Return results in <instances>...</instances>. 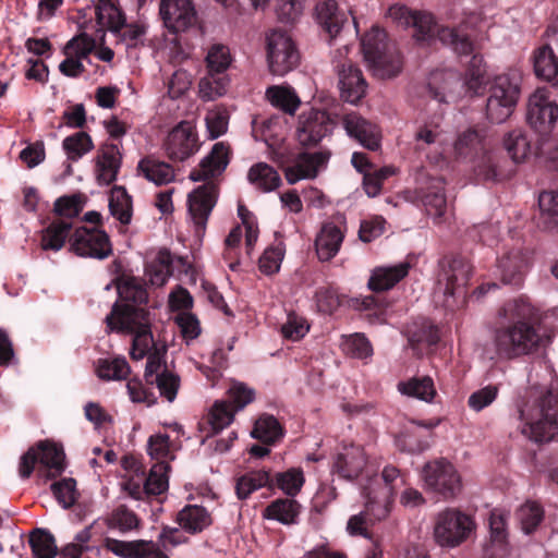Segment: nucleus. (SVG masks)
I'll return each instance as SVG.
<instances>
[{
	"mask_svg": "<svg viewBox=\"0 0 558 558\" xmlns=\"http://www.w3.org/2000/svg\"><path fill=\"white\" fill-rule=\"evenodd\" d=\"M471 276L472 267L468 260L456 257L449 262L437 282V292H441L445 296L444 306H452L451 299L456 295H464Z\"/></svg>",
	"mask_w": 558,
	"mask_h": 558,
	"instance_id": "13",
	"label": "nucleus"
},
{
	"mask_svg": "<svg viewBox=\"0 0 558 558\" xmlns=\"http://www.w3.org/2000/svg\"><path fill=\"white\" fill-rule=\"evenodd\" d=\"M229 84L230 78L228 75L207 72V74L199 80L198 96L203 101L216 100L227 94Z\"/></svg>",
	"mask_w": 558,
	"mask_h": 558,
	"instance_id": "39",
	"label": "nucleus"
},
{
	"mask_svg": "<svg viewBox=\"0 0 558 558\" xmlns=\"http://www.w3.org/2000/svg\"><path fill=\"white\" fill-rule=\"evenodd\" d=\"M230 162V147L223 142L216 143L210 153L190 173L194 182L205 181L220 175Z\"/></svg>",
	"mask_w": 558,
	"mask_h": 558,
	"instance_id": "24",
	"label": "nucleus"
},
{
	"mask_svg": "<svg viewBox=\"0 0 558 558\" xmlns=\"http://www.w3.org/2000/svg\"><path fill=\"white\" fill-rule=\"evenodd\" d=\"M538 311L525 295L505 302L497 311L492 344L499 359L513 360L538 350L542 336L535 327Z\"/></svg>",
	"mask_w": 558,
	"mask_h": 558,
	"instance_id": "1",
	"label": "nucleus"
},
{
	"mask_svg": "<svg viewBox=\"0 0 558 558\" xmlns=\"http://www.w3.org/2000/svg\"><path fill=\"white\" fill-rule=\"evenodd\" d=\"M397 388L401 395L416 398L424 402H432L436 396V388L429 376L413 377L400 381Z\"/></svg>",
	"mask_w": 558,
	"mask_h": 558,
	"instance_id": "37",
	"label": "nucleus"
},
{
	"mask_svg": "<svg viewBox=\"0 0 558 558\" xmlns=\"http://www.w3.org/2000/svg\"><path fill=\"white\" fill-rule=\"evenodd\" d=\"M265 95L272 106L290 114H293L301 104L295 90L290 86H270Z\"/></svg>",
	"mask_w": 558,
	"mask_h": 558,
	"instance_id": "41",
	"label": "nucleus"
},
{
	"mask_svg": "<svg viewBox=\"0 0 558 558\" xmlns=\"http://www.w3.org/2000/svg\"><path fill=\"white\" fill-rule=\"evenodd\" d=\"M301 512V505L293 498H278L271 501L264 510L263 518L290 525L296 523Z\"/></svg>",
	"mask_w": 558,
	"mask_h": 558,
	"instance_id": "31",
	"label": "nucleus"
},
{
	"mask_svg": "<svg viewBox=\"0 0 558 558\" xmlns=\"http://www.w3.org/2000/svg\"><path fill=\"white\" fill-rule=\"evenodd\" d=\"M422 476L425 486L445 499L454 498L462 490L459 472L451 462L444 458L426 463Z\"/></svg>",
	"mask_w": 558,
	"mask_h": 558,
	"instance_id": "9",
	"label": "nucleus"
},
{
	"mask_svg": "<svg viewBox=\"0 0 558 558\" xmlns=\"http://www.w3.org/2000/svg\"><path fill=\"white\" fill-rule=\"evenodd\" d=\"M482 149L483 136L475 129H468L462 132L454 143V151L458 157H471Z\"/></svg>",
	"mask_w": 558,
	"mask_h": 558,
	"instance_id": "56",
	"label": "nucleus"
},
{
	"mask_svg": "<svg viewBox=\"0 0 558 558\" xmlns=\"http://www.w3.org/2000/svg\"><path fill=\"white\" fill-rule=\"evenodd\" d=\"M118 44L126 49L144 47L147 43V26L144 23H126L125 21L114 32Z\"/></svg>",
	"mask_w": 558,
	"mask_h": 558,
	"instance_id": "38",
	"label": "nucleus"
},
{
	"mask_svg": "<svg viewBox=\"0 0 558 558\" xmlns=\"http://www.w3.org/2000/svg\"><path fill=\"white\" fill-rule=\"evenodd\" d=\"M95 15L100 29H107L112 35L125 21L123 12L110 0H99L95 8Z\"/></svg>",
	"mask_w": 558,
	"mask_h": 558,
	"instance_id": "40",
	"label": "nucleus"
},
{
	"mask_svg": "<svg viewBox=\"0 0 558 558\" xmlns=\"http://www.w3.org/2000/svg\"><path fill=\"white\" fill-rule=\"evenodd\" d=\"M265 486L272 487L269 472L256 470L241 476L236 482L235 490L240 499H246L252 493Z\"/></svg>",
	"mask_w": 558,
	"mask_h": 558,
	"instance_id": "44",
	"label": "nucleus"
},
{
	"mask_svg": "<svg viewBox=\"0 0 558 558\" xmlns=\"http://www.w3.org/2000/svg\"><path fill=\"white\" fill-rule=\"evenodd\" d=\"M234 410L225 400L216 401L208 413V424L213 433H219L225 427L229 426L234 418Z\"/></svg>",
	"mask_w": 558,
	"mask_h": 558,
	"instance_id": "59",
	"label": "nucleus"
},
{
	"mask_svg": "<svg viewBox=\"0 0 558 558\" xmlns=\"http://www.w3.org/2000/svg\"><path fill=\"white\" fill-rule=\"evenodd\" d=\"M344 226L327 222L322 227L315 240V247L318 258L328 262L333 258L344 239Z\"/></svg>",
	"mask_w": 558,
	"mask_h": 558,
	"instance_id": "26",
	"label": "nucleus"
},
{
	"mask_svg": "<svg viewBox=\"0 0 558 558\" xmlns=\"http://www.w3.org/2000/svg\"><path fill=\"white\" fill-rule=\"evenodd\" d=\"M71 222L62 219H56L50 222L40 235V247L44 251L59 252L65 244L70 242Z\"/></svg>",
	"mask_w": 558,
	"mask_h": 558,
	"instance_id": "33",
	"label": "nucleus"
},
{
	"mask_svg": "<svg viewBox=\"0 0 558 558\" xmlns=\"http://www.w3.org/2000/svg\"><path fill=\"white\" fill-rule=\"evenodd\" d=\"M70 252L80 257L105 259L112 254V245L105 230L78 227L70 236Z\"/></svg>",
	"mask_w": 558,
	"mask_h": 558,
	"instance_id": "10",
	"label": "nucleus"
},
{
	"mask_svg": "<svg viewBox=\"0 0 558 558\" xmlns=\"http://www.w3.org/2000/svg\"><path fill=\"white\" fill-rule=\"evenodd\" d=\"M527 253L517 247L506 252L497 259V271L500 282L514 289H521L530 268Z\"/></svg>",
	"mask_w": 558,
	"mask_h": 558,
	"instance_id": "16",
	"label": "nucleus"
},
{
	"mask_svg": "<svg viewBox=\"0 0 558 558\" xmlns=\"http://www.w3.org/2000/svg\"><path fill=\"white\" fill-rule=\"evenodd\" d=\"M310 324L306 318L295 313L288 314L287 320L281 326V335L284 339L299 341L306 336Z\"/></svg>",
	"mask_w": 558,
	"mask_h": 558,
	"instance_id": "64",
	"label": "nucleus"
},
{
	"mask_svg": "<svg viewBox=\"0 0 558 558\" xmlns=\"http://www.w3.org/2000/svg\"><path fill=\"white\" fill-rule=\"evenodd\" d=\"M122 154L116 143L102 144L95 158V175L99 185H109L117 180Z\"/></svg>",
	"mask_w": 558,
	"mask_h": 558,
	"instance_id": "23",
	"label": "nucleus"
},
{
	"mask_svg": "<svg viewBox=\"0 0 558 558\" xmlns=\"http://www.w3.org/2000/svg\"><path fill=\"white\" fill-rule=\"evenodd\" d=\"M284 252L286 250L282 243L267 247L259 257V270L265 275H274L279 271Z\"/></svg>",
	"mask_w": 558,
	"mask_h": 558,
	"instance_id": "62",
	"label": "nucleus"
},
{
	"mask_svg": "<svg viewBox=\"0 0 558 558\" xmlns=\"http://www.w3.org/2000/svg\"><path fill=\"white\" fill-rule=\"evenodd\" d=\"M110 214L126 226L132 219V198L122 186H116L109 199Z\"/></svg>",
	"mask_w": 558,
	"mask_h": 558,
	"instance_id": "45",
	"label": "nucleus"
},
{
	"mask_svg": "<svg viewBox=\"0 0 558 558\" xmlns=\"http://www.w3.org/2000/svg\"><path fill=\"white\" fill-rule=\"evenodd\" d=\"M38 454L40 469H45L44 475L54 477L64 470V452L62 448L49 441H41L35 448Z\"/></svg>",
	"mask_w": 558,
	"mask_h": 558,
	"instance_id": "32",
	"label": "nucleus"
},
{
	"mask_svg": "<svg viewBox=\"0 0 558 558\" xmlns=\"http://www.w3.org/2000/svg\"><path fill=\"white\" fill-rule=\"evenodd\" d=\"M105 545L109 551L121 558H169L159 544L153 541L106 538Z\"/></svg>",
	"mask_w": 558,
	"mask_h": 558,
	"instance_id": "22",
	"label": "nucleus"
},
{
	"mask_svg": "<svg viewBox=\"0 0 558 558\" xmlns=\"http://www.w3.org/2000/svg\"><path fill=\"white\" fill-rule=\"evenodd\" d=\"M167 157L172 161H185L199 149L195 128L187 121L178 123L163 142Z\"/></svg>",
	"mask_w": 558,
	"mask_h": 558,
	"instance_id": "14",
	"label": "nucleus"
},
{
	"mask_svg": "<svg viewBox=\"0 0 558 558\" xmlns=\"http://www.w3.org/2000/svg\"><path fill=\"white\" fill-rule=\"evenodd\" d=\"M521 75L509 70L497 75L490 87L486 102V116L494 123H502L513 113L521 94Z\"/></svg>",
	"mask_w": 558,
	"mask_h": 558,
	"instance_id": "6",
	"label": "nucleus"
},
{
	"mask_svg": "<svg viewBox=\"0 0 558 558\" xmlns=\"http://www.w3.org/2000/svg\"><path fill=\"white\" fill-rule=\"evenodd\" d=\"M247 180L255 189L264 193L277 190L282 182L278 171L266 162L253 165L247 172Z\"/></svg>",
	"mask_w": 558,
	"mask_h": 558,
	"instance_id": "34",
	"label": "nucleus"
},
{
	"mask_svg": "<svg viewBox=\"0 0 558 558\" xmlns=\"http://www.w3.org/2000/svg\"><path fill=\"white\" fill-rule=\"evenodd\" d=\"M395 497L391 489L386 492H376L369 489L367 492V502L365 511L369 518L371 524L386 520L392 509Z\"/></svg>",
	"mask_w": 558,
	"mask_h": 558,
	"instance_id": "35",
	"label": "nucleus"
},
{
	"mask_svg": "<svg viewBox=\"0 0 558 558\" xmlns=\"http://www.w3.org/2000/svg\"><path fill=\"white\" fill-rule=\"evenodd\" d=\"M105 322L109 331L130 335L150 327L149 312L130 303L116 302Z\"/></svg>",
	"mask_w": 558,
	"mask_h": 558,
	"instance_id": "12",
	"label": "nucleus"
},
{
	"mask_svg": "<svg viewBox=\"0 0 558 558\" xmlns=\"http://www.w3.org/2000/svg\"><path fill=\"white\" fill-rule=\"evenodd\" d=\"M388 16L402 28L413 27L416 41H430L438 38L444 45L450 46L459 56H470L474 51L472 33L480 29L483 16L477 12L464 14L457 27L438 26L428 12L412 11L404 4H393Z\"/></svg>",
	"mask_w": 558,
	"mask_h": 558,
	"instance_id": "2",
	"label": "nucleus"
},
{
	"mask_svg": "<svg viewBox=\"0 0 558 558\" xmlns=\"http://www.w3.org/2000/svg\"><path fill=\"white\" fill-rule=\"evenodd\" d=\"M558 380L548 388L533 386L520 407L521 432L535 442L550 441L558 434Z\"/></svg>",
	"mask_w": 558,
	"mask_h": 558,
	"instance_id": "3",
	"label": "nucleus"
},
{
	"mask_svg": "<svg viewBox=\"0 0 558 558\" xmlns=\"http://www.w3.org/2000/svg\"><path fill=\"white\" fill-rule=\"evenodd\" d=\"M538 206L542 218L547 228L558 225V192L545 191L538 196Z\"/></svg>",
	"mask_w": 558,
	"mask_h": 558,
	"instance_id": "63",
	"label": "nucleus"
},
{
	"mask_svg": "<svg viewBox=\"0 0 558 558\" xmlns=\"http://www.w3.org/2000/svg\"><path fill=\"white\" fill-rule=\"evenodd\" d=\"M159 12L165 26L171 33L184 32L196 21L192 0H161Z\"/></svg>",
	"mask_w": 558,
	"mask_h": 558,
	"instance_id": "18",
	"label": "nucleus"
},
{
	"mask_svg": "<svg viewBox=\"0 0 558 558\" xmlns=\"http://www.w3.org/2000/svg\"><path fill=\"white\" fill-rule=\"evenodd\" d=\"M62 148L69 160L78 161L83 156L93 150L94 143L86 132H76L63 140Z\"/></svg>",
	"mask_w": 558,
	"mask_h": 558,
	"instance_id": "49",
	"label": "nucleus"
},
{
	"mask_svg": "<svg viewBox=\"0 0 558 558\" xmlns=\"http://www.w3.org/2000/svg\"><path fill=\"white\" fill-rule=\"evenodd\" d=\"M305 482L304 473L300 468H291L275 475V485L287 496H296Z\"/></svg>",
	"mask_w": 558,
	"mask_h": 558,
	"instance_id": "53",
	"label": "nucleus"
},
{
	"mask_svg": "<svg viewBox=\"0 0 558 558\" xmlns=\"http://www.w3.org/2000/svg\"><path fill=\"white\" fill-rule=\"evenodd\" d=\"M178 522L184 531L195 534L211 524V517L204 507L187 505L179 512Z\"/></svg>",
	"mask_w": 558,
	"mask_h": 558,
	"instance_id": "36",
	"label": "nucleus"
},
{
	"mask_svg": "<svg viewBox=\"0 0 558 558\" xmlns=\"http://www.w3.org/2000/svg\"><path fill=\"white\" fill-rule=\"evenodd\" d=\"M169 469L167 462H157L151 466L148 476L144 475L146 495H160L168 488Z\"/></svg>",
	"mask_w": 558,
	"mask_h": 558,
	"instance_id": "55",
	"label": "nucleus"
},
{
	"mask_svg": "<svg viewBox=\"0 0 558 558\" xmlns=\"http://www.w3.org/2000/svg\"><path fill=\"white\" fill-rule=\"evenodd\" d=\"M329 159V154L324 151L299 154L293 165L284 169V177L289 184H295L301 180L315 179Z\"/></svg>",
	"mask_w": 558,
	"mask_h": 558,
	"instance_id": "21",
	"label": "nucleus"
},
{
	"mask_svg": "<svg viewBox=\"0 0 558 558\" xmlns=\"http://www.w3.org/2000/svg\"><path fill=\"white\" fill-rule=\"evenodd\" d=\"M28 542L35 558H54L58 553L53 535L44 529L32 532Z\"/></svg>",
	"mask_w": 558,
	"mask_h": 558,
	"instance_id": "50",
	"label": "nucleus"
},
{
	"mask_svg": "<svg viewBox=\"0 0 558 558\" xmlns=\"http://www.w3.org/2000/svg\"><path fill=\"white\" fill-rule=\"evenodd\" d=\"M521 529L525 534L533 533L544 519V509L533 500L525 501L517 512Z\"/></svg>",
	"mask_w": 558,
	"mask_h": 558,
	"instance_id": "52",
	"label": "nucleus"
},
{
	"mask_svg": "<svg viewBox=\"0 0 558 558\" xmlns=\"http://www.w3.org/2000/svg\"><path fill=\"white\" fill-rule=\"evenodd\" d=\"M548 43L538 47L533 54L534 72L537 77L545 81H553L558 75V57L554 53L553 45L558 47V43L551 41V37L546 34Z\"/></svg>",
	"mask_w": 558,
	"mask_h": 558,
	"instance_id": "30",
	"label": "nucleus"
},
{
	"mask_svg": "<svg viewBox=\"0 0 558 558\" xmlns=\"http://www.w3.org/2000/svg\"><path fill=\"white\" fill-rule=\"evenodd\" d=\"M341 97L350 104H357L366 93L367 84L362 72L353 64H343L339 73Z\"/></svg>",
	"mask_w": 558,
	"mask_h": 558,
	"instance_id": "28",
	"label": "nucleus"
},
{
	"mask_svg": "<svg viewBox=\"0 0 558 558\" xmlns=\"http://www.w3.org/2000/svg\"><path fill=\"white\" fill-rule=\"evenodd\" d=\"M95 39L86 33H81L71 38L63 47V54L75 56L81 60L86 59L95 49Z\"/></svg>",
	"mask_w": 558,
	"mask_h": 558,
	"instance_id": "61",
	"label": "nucleus"
},
{
	"mask_svg": "<svg viewBox=\"0 0 558 558\" xmlns=\"http://www.w3.org/2000/svg\"><path fill=\"white\" fill-rule=\"evenodd\" d=\"M366 462V453L362 446L343 444L333 456L331 472L340 478L352 481L362 474Z\"/></svg>",
	"mask_w": 558,
	"mask_h": 558,
	"instance_id": "17",
	"label": "nucleus"
},
{
	"mask_svg": "<svg viewBox=\"0 0 558 558\" xmlns=\"http://www.w3.org/2000/svg\"><path fill=\"white\" fill-rule=\"evenodd\" d=\"M252 436L263 442H275L282 436V428L272 415H262L254 425Z\"/></svg>",
	"mask_w": 558,
	"mask_h": 558,
	"instance_id": "54",
	"label": "nucleus"
},
{
	"mask_svg": "<svg viewBox=\"0 0 558 558\" xmlns=\"http://www.w3.org/2000/svg\"><path fill=\"white\" fill-rule=\"evenodd\" d=\"M156 347L150 327L142 329L133 333L132 345L130 349V356L134 361H141L147 355L151 354Z\"/></svg>",
	"mask_w": 558,
	"mask_h": 558,
	"instance_id": "58",
	"label": "nucleus"
},
{
	"mask_svg": "<svg viewBox=\"0 0 558 558\" xmlns=\"http://www.w3.org/2000/svg\"><path fill=\"white\" fill-rule=\"evenodd\" d=\"M219 190L215 183H206L187 195V213L195 234L204 235L209 216L216 206Z\"/></svg>",
	"mask_w": 558,
	"mask_h": 558,
	"instance_id": "11",
	"label": "nucleus"
},
{
	"mask_svg": "<svg viewBox=\"0 0 558 558\" xmlns=\"http://www.w3.org/2000/svg\"><path fill=\"white\" fill-rule=\"evenodd\" d=\"M362 51L368 69L378 78H391L402 71L400 52L388 43L386 32L379 27H373L363 36Z\"/></svg>",
	"mask_w": 558,
	"mask_h": 558,
	"instance_id": "5",
	"label": "nucleus"
},
{
	"mask_svg": "<svg viewBox=\"0 0 558 558\" xmlns=\"http://www.w3.org/2000/svg\"><path fill=\"white\" fill-rule=\"evenodd\" d=\"M342 124L347 134L366 149L375 151L380 148L381 133L379 128L360 113L350 112L344 114Z\"/></svg>",
	"mask_w": 558,
	"mask_h": 558,
	"instance_id": "20",
	"label": "nucleus"
},
{
	"mask_svg": "<svg viewBox=\"0 0 558 558\" xmlns=\"http://www.w3.org/2000/svg\"><path fill=\"white\" fill-rule=\"evenodd\" d=\"M266 58L271 74L282 76L292 71L300 54L290 35L281 29L266 33Z\"/></svg>",
	"mask_w": 558,
	"mask_h": 558,
	"instance_id": "8",
	"label": "nucleus"
},
{
	"mask_svg": "<svg viewBox=\"0 0 558 558\" xmlns=\"http://www.w3.org/2000/svg\"><path fill=\"white\" fill-rule=\"evenodd\" d=\"M131 373V367L124 356L100 359L97 362L96 374L102 380H123Z\"/></svg>",
	"mask_w": 558,
	"mask_h": 558,
	"instance_id": "43",
	"label": "nucleus"
},
{
	"mask_svg": "<svg viewBox=\"0 0 558 558\" xmlns=\"http://www.w3.org/2000/svg\"><path fill=\"white\" fill-rule=\"evenodd\" d=\"M232 62L233 57L227 45L217 43L209 46L205 57L207 72L227 75L226 72Z\"/></svg>",
	"mask_w": 558,
	"mask_h": 558,
	"instance_id": "42",
	"label": "nucleus"
},
{
	"mask_svg": "<svg viewBox=\"0 0 558 558\" xmlns=\"http://www.w3.org/2000/svg\"><path fill=\"white\" fill-rule=\"evenodd\" d=\"M558 119V105L547 88H537L529 98L526 120L539 133L549 132Z\"/></svg>",
	"mask_w": 558,
	"mask_h": 558,
	"instance_id": "15",
	"label": "nucleus"
},
{
	"mask_svg": "<svg viewBox=\"0 0 558 558\" xmlns=\"http://www.w3.org/2000/svg\"><path fill=\"white\" fill-rule=\"evenodd\" d=\"M172 275V259L169 252H159L157 258L146 268V276L155 287H162Z\"/></svg>",
	"mask_w": 558,
	"mask_h": 558,
	"instance_id": "48",
	"label": "nucleus"
},
{
	"mask_svg": "<svg viewBox=\"0 0 558 558\" xmlns=\"http://www.w3.org/2000/svg\"><path fill=\"white\" fill-rule=\"evenodd\" d=\"M342 351L355 359H366L373 355V347L363 333L342 336Z\"/></svg>",
	"mask_w": 558,
	"mask_h": 558,
	"instance_id": "57",
	"label": "nucleus"
},
{
	"mask_svg": "<svg viewBox=\"0 0 558 558\" xmlns=\"http://www.w3.org/2000/svg\"><path fill=\"white\" fill-rule=\"evenodd\" d=\"M410 268L411 266L407 262L377 266L371 271L367 287L373 292L388 291L408 276Z\"/></svg>",
	"mask_w": 558,
	"mask_h": 558,
	"instance_id": "25",
	"label": "nucleus"
},
{
	"mask_svg": "<svg viewBox=\"0 0 558 558\" xmlns=\"http://www.w3.org/2000/svg\"><path fill=\"white\" fill-rule=\"evenodd\" d=\"M315 16L319 26L331 37H336L348 22L347 12L339 8L336 0H324L317 3Z\"/></svg>",
	"mask_w": 558,
	"mask_h": 558,
	"instance_id": "27",
	"label": "nucleus"
},
{
	"mask_svg": "<svg viewBox=\"0 0 558 558\" xmlns=\"http://www.w3.org/2000/svg\"><path fill=\"white\" fill-rule=\"evenodd\" d=\"M137 172L156 185H166L175 179L174 169L170 163L151 156H147L138 161Z\"/></svg>",
	"mask_w": 558,
	"mask_h": 558,
	"instance_id": "29",
	"label": "nucleus"
},
{
	"mask_svg": "<svg viewBox=\"0 0 558 558\" xmlns=\"http://www.w3.org/2000/svg\"><path fill=\"white\" fill-rule=\"evenodd\" d=\"M255 399V390L244 383L234 381L228 389V402L234 412L243 410Z\"/></svg>",
	"mask_w": 558,
	"mask_h": 558,
	"instance_id": "60",
	"label": "nucleus"
},
{
	"mask_svg": "<svg viewBox=\"0 0 558 558\" xmlns=\"http://www.w3.org/2000/svg\"><path fill=\"white\" fill-rule=\"evenodd\" d=\"M504 147L515 163L526 160L531 154V144L521 130H513L506 134Z\"/></svg>",
	"mask_w": 558,
	"mask_h": 558,
	"instance_id": "47",
	"label": "nucleus"
},
{
	"mask_svg": "<svg viewBox=\"0 0 558 558\" xmlns=\"http://www.w3.org/2000/svg\"><path fill=\"white\" fill-rule=\"evenodd\" d=\"M474 519L457 509L446 508L437 513L434 522V539L444 548H456L466 542L475 531Z\"/></svg>",
	"mask_w": 558,
	"mask_h": 558,
	"instance_id": "7",
	"label": "nucleus"
},
{
	"mask_svg": "<svg viewBox=\"0 0 558 558\" xmlns=\"http://www.w3.org/2000/svg\"><path fill=\"white\" fill-rule=\"evenodd\" d=\"M105 522L109 530H117L120 533L136 530L140 525V519L136 513L123 505L114 508L108 514Z\"/></svg>",
	"mask_w": 558,
	"mask_h": 558,
	"instance_id": "46",
	"label": "nucleus"
},
{
	"mask_svg": "<svg viewBox=\"0 0 558 558\" xmlns=\"http://www.w3.org/2000/svg\"><path fill=\"white\" fill-rule=\"evenodd\" d=\"M122 465L125 470L134 471V475L130 476L124 483L123 487L129 495L134 499H142L146 495L144 475L145 472L140 462L134 458H124Z\"/></svg>",
	"mask_w": 558,
	"mask_h": 558,
	"instance_id": "51",
	"label": "nucleus"
},
{
	"mask_svg": "<svg viewBox=\"0 0 558 558\" xmlns=\"http://www.w3.org/2000/svg\"><path fill=\"white\" fill-rule=\"evenodd\" d=\"M331 131V120L326 111L311 109L299 118L298 140L302 145H316Z\"/></svg>",
	"mask_w": 558,
	"mask_h": 558,
	"instance_id": "19",
	"label": "nucleus"
},
{
	"mask_svg": "<svg viewBox=\"0 0 558 558\" xmlns=\"http://www.w3.org/2000/svg\"><path fill=\"white\" fill-rule=\"evenodd\" d=\"M461 86L471 95H481L486 86V65L483 56L474 53L464 74L463 83L454 71L439 70L430 73L428 89L432 96L440 102H449L458 98L456 87Z\"/></svg>",
	"mask_w": 558,
	"mask_h": 558,
	"instance_id": "4",
	"label": "nucleus"
}]
</instances>
